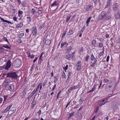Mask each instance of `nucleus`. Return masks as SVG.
<instances>
[{
    "mask_svg": "<svg viewBox=\"0 0 120 120\" xmlns=\"http://www.w3.org/2000/svg\"><path fill=\"white\" fill-rule=\"evenodd\" d=\"M7 77H11L14 79H17V78L18 75L16 72H11L8 73L7 74Z\"/></svg>",
    "mask_w": 120,
    "mask_h": 120,
    "instance_id": "obj_1",
    "label": "nucleus"
},
{
    "mask_svg": "<svg viewBox=\"0 0 120 120\" xmlns=\"http://www.w3.org/2000/svg\"><path fill=\"white\" fill-rule=\"evenodd\" d=\"M108 99L105 98L103 99H102L98 102V105L99 106H101L102 105H104L107 103V101L108 100Z\"/></svg>",
    "mask_w": 120,
    "mask_h": 120,
    "instance_id": "obj_2",
    "label": "nucleus"
},
{
    "mask_svg": "<svg viewBox=\"0 0 120 120\" xmlns=\"http://www.w3.org/2000/svg\"><path fill=\"white\" fill-rule=\"evenodd\" d=\"M115 83L113 82H111L107 84L106 89L110 90L111 88H112L114 87Z\"/></svg>",
    "mask_w": 120,
    "mask_h": 120,
    "instance_id": "obj_3",
    "label": "nucleus"
},
{
    "mask_svg": "<svg viewBox=\"0 0 120 120\" xmlns=\"http://www.w3.org/2000/svg\"><path fill=\"white\" fill-rule=\"evenodd\" d=\"M107 15L106 12L104 11H103L98 16V20H100L104 18Z\"/></svg>",
    "mask_w": 120,
    "mask_h": 120,
    "instance_id": "obj_4",
    "label": "nucleus"
},
{
    "mask_svg": "<svg viewBox=\"0 0 120 120\" xmlns=\"http://www.w3.org/2000/svg\"><path fill=\"white\" fill-rule=\"evenodd\" d=\"M11 63L10 60H8L6 64V66L4 68V69L8 70L11 67Z\"/></svg>",
    "mask_w": 120,
    "mask_h": 120,
    "instance_id": "obj_5",
    "label": "nucleus"
},
{
    "mask_svg": "<svg viewBox=\"0 0 120 120\" xmlns=\"http://www.w3.org/2000/svg\"><path fill=\"white\" fill-rule=\"evenodd\" d=\"M11 82L10 79H7L5 80L3 83L2 85L3 86H4L9 83Z\"/></svg>",
    "mask_w": 120,
    "mask_h": 120,
    "instance_id": "obj_6",
    "label": "nucleus"
},
{
    "mask_svg": "<svg viewBox=\"0 0 120 120\" xmlns=\"http://www.w3.org/2000/svg\"><path fill=\"white\" fill-rule=\"evenodd\" d=\"M8 89L11 91H13L14 89V86L13 84H9L8 85Z\"/></svg>",
    "mask_w": 120,
    "mask_h": 120,
    "instance_id": "obj_7",
    "label": "nucleus"
},
{
    "mask_svg": "<svg viewBox=\"0 0 120 120\" xmlns=\"http://www.w3.org/2000/svg\"><path fill=\"white\" fill-rule=\"evenodd\" d=\"M32 30L33 35H34L37 34V28L36 27H33L32 29Z\"/></svg>",
    "mask_w": 120,
    "mask_h": 120,
    "instance_id": "obj_8",
    "label": "nucleus"
},
{
    "mask_svg": "<svg viewBox=\"0 0 120 120\" xmlns=\"http://www.w3.org/2000/svg\"><path fill=\"white\" fill-rule=\"evenodd\" d=\"M81 62H78L77 64V70L78 71L80 70L81 69Z\"/></svg>",
    "mask_w": 120,
    "mask_h": 120,
    "instance_id": "obj_9",
    "label": "nucleus"
},
{
    "mask_svg": "<svg viewBox=\"0 0 120 120\" xmlns=\"http://www.w3.org/2000/svg\"><path fill=\"white\" fill-rule=\"evenodd\" d=\"M91 59L92 61H94V63H96L97 61V59L94 57L93 54H91Z\"/></svg>",
    "mask_w": 120,
    "mask_h": 120,
    "instance_id": "obj_10",
    "label": "nucleus"
},
{
    "mask_svg": "<svg viewBox=\"0 0 120 120\" xmlns=\"http://www.w3.org/2000/svg\"><path fill=\"white\" fill-rule=\"evenodd\" d=\"M72 49V47L71 46H69L67 47V49L66 50V52L67 53H69Z\"/></svg>",
    "mask_w": 120,
    "mask_h": 120,
    "instance_id": "obj_11",
    "label": "nucleus"
},
{
    "mask_svg": "<svg viewBox=\"0 0 120 120\" xmlns=\"http://www.w3.org/2000/svg\"><path fill=\"white\" fill-rule=\"evenodd\" d=\"M111 0H108L106 6V8H108L111 5Z\"/></svg>",
    "mask_w": 120,
    "mask_h": 120,
    "instance_id": "obj_12",
    "label": "nucleus"
},
{
    "mask_svg": "<svg viewBox=\"0 0 120 120\" xmlns=\"http://www.w3.org/2000/svg\"><path fill=\"white\" fill-rule=\"evenodd\" d=\"M71 55L70 54H68L66 55L65 58L67 59L70 60L71 59Z\"/></svg>",
    "mask_w": 120,
    "mask_h": 120,
    "instance_id": "obj_13",
    "label": "nucleus"
},
{
    "mask_svg": "<svg viewBox=\"0 0 120 120\" xmlns=\"http://www.w3.org/2000/svg\"><path fill=\"white\" fill-rule=\"evenodd\" d=\"M23 25V24L22 23H20L19 24H18L16 26V28H21L22 27Z\"/></svg>",
    "mask_w": 120,
    "mask_h": 120,
    "instance_id": "obj_14",
    "label": "nucleus"
},
{
    "mask_svg": "<svg viewBox=\"0 0 120 120\" xmlns=\"http://www.w3.org/2000/svg\"><path fill=\"white\" fill-rule=\"evenodd\" d=\"M0 19L3 22H7L8 23H10V24H12V22H11L7 20H4V19L2 18L1 17H0Z\"/></svg>",
    "mask_w": 120,
    "mask_h": 120,
    "instance_id": "obj_15",
    "label": "nucleus"
},
{
    "mask_svg": "<svg viewBox=\"0 0 120 120\" xmlns=\"http://www.w3.org/2000/svg\"><path fill=\"white\" fill-rule=\"evenodd\" d=\"M50 40L47 39L45 41V44L47 45H49L51 43Z\"/></svg>",
    "mask_w": 120,
    "mask_h": 120,
    "instance_id": "obj_16",
    "label": "nucleus"
},
{
    "mask_svg": "<svg viewBox=\"0 0 120 120\" xmlns=\"http://www.w3.org/2000/svg\"><path fill=\"white\" fill-rule=\"evenodd\" d=\"M57 5V2L56 1H55L52 4L51 6V7H52L54 6H56Z\"/></svg>",
    "mask_w": 120,
    "mask_h": 120,
    "instance_id": "obj_17",
    "label": "nucleus"
},
{
    "mask_svg": "<svg viewBox=\"0 0 120 120\" xmlns=\"http://www.w3.org/2000/svg\"><path fill=\"white\" fill-rule=\"evenodd\" d=\"M73 31L71 30H69V31L67 33V34L68 35H70L73 33Z\"/></svg>",
    "mask_w": 120,
    "mask_h": 120,
    "instance_id": "obj_18",
    "label": "nucleus"
},
{
    "mask_svg": "<svg viewBox=\"0 0 120 120\" xmlns=\"http://www.w3.org/2000/svg\"><path fill=\"white\" fill-rule=\"evenodd\" d=\"M111 15L110 14H108L107 16L106 17V19L107 20H108L111 18Z\"/></svg>",
    "mask_w": 120,
    "mask_h": 120,
    "instance_id": "obj_19",
    "label": "nucleus"
},
{
    "mask_svg": "<svg viewBox=\"0 0 120 120\" xmlns=\"http://www.w3.org/2000/svg\"><path fill=\"white\" fill-rule=\"evenodd\" d=\"M115 18L116 19H117L119 18V14L118 13L116 14Z\"/></svg>",
    "mask_w": 120,
    "mask_h": 120,
    "instance_id": "obj_20",
    "label": "nucleus"
},
{
    "mask_svg": "<svg viewBox=\"0 0 120 120\" xmlns=\"http://www.w3.org/2000/svg\"><path fill=\"white\" fill-rule=\"evenodd\" d=\"M15 112V110H10L8 112V114H11L14 113Z\"/></svg>",
    "mask_w": 120,
    "mask_h": 120,
    "instance_id": "obj_21",
    "label": "nucleus"
},
{
    "mask_svg": "<svg viewBox=\"0 0 120 120\" xmlns=\"http://www.w3.org/2000/svg\"><path fill=\"white\" fill-rule=\"evenodd\" d=\"M96 85H94L93 88H92L91 90V91H92V92L94 91V90L96 89Z\"/></svg>",
    "mask_w": 120,
    "mask_h": 120,
    "instance_id": "obj_22",
    "label": "nucleus"
},
{
    "mask_svg": "<svg viewBox=\"0 0 120 120\" xmlns=\"http://www.w3.org/2000/svg\"><path fill=\"white\" fill-rule=\"evenodd\" d=\"M39 85H40L39 86V87H40L39 88L40 90H39V92L40 93L41 92V90L42 88V84L41 83H39Z\"/></svg>",
    "mask_w": 120,
    "mask_h": 120,
    "instance_id": "obj_23",
    "label": "nucleus"
},
{
    "mask_svg": "<svg viewBox=\"0 0 120 120\" xmlns=\"http://www.w3.org/2000/svg\"><path fill=\"white\" fill-rule=\"evenodd\" d=\"M12 106V104H11L6 109L8 110L10 109Z\"/></svg>",
    "mask_w": 120,
    "mask_h": 120,
    "instance_id": "obj_24",
    "label": "nucleus"
},
{
    "mask_svg": "<svg viewBox=\"0 0 120 120\" xmlns=\"http://www.w3.org/2000/svg\"><path fill=\"white\" fill-rule=\"evenodd\" d=\"M24 36V34L23 33H21L19 34L18 35V37L19 38H22L23 36Z\"/></svg>",
    "mask_w": 120,
    "mask_h": 120,
    "instance_id": "obj_25",
    "label": "nucleus"
},
{
    "mask_svg": "<svg viewBox=\"0 0 120 120\" xmlns=\"http://www.w3.org/2000/svg\"><path fill=\"white\" fill-rule=\"evenodd\" d=\"M79 87V86L78 85H77L76 86H74L72 87L73 89H77V88H78Z\"/></svg>",
    "mask_w": 120,
    "mask_h": 120,
    "instance_id": "obj_26",
    "label": "nucleus"
},
{
    "mask_svg": "<svg viewBox=\"0 0 120 120\" xmlns=\"http://www.w3.org/2000/svg\"><path fill=\"white\" fill-rule=\"evenodd\" d=\"M27 19L26 20L27 22H29L31 20V18L30 17H27Z\"/></svg>",
    "mask_w": 120,
    "mask_h": 120,
    "instance_id": "obj_27",
    "label": "nucleus"
},
{
    "mask_svg": "<svg viewBox=\"0 0 120 120\" xmlns=\"http://www.w3.org/2000/svg\"><path fill=\"white\" fill-rule=\"evenodd\" d=\"M71 17V16L70 15V16H68L67 17V18L66 20V21L67 22H68V21L70 19V18Z\"/></svg>",
    "mask_w": 120,
    "mask_h": 120,
    "instance_id": "obj_28",
    "label": "nucleus"
},
{
    "mask_svg": "<svg viewBox=\"0 0 120 120\" xmlns=\"http://www.w3.org/2000/svg\"><path fill=\"white\" fill-rule=\"evenodd\" d=\"M91 19V18L89 17L87 19L86 21V23L87 24H88L89 23Z\"/></svg>",
    "mask_w": 120,
    "mask_h": 120,
    "instance_id": "obj_29",
    "label": "nucleus"
},
{
    "mask_svg": "<svg viewBox=\"0 0 120 120\" xmlns=\"http://www.w3.org/2000/svg\"><path fill=\"white\" fill-rule=\"evenodd\" d=\"M8 97V96L7 95L5 96L4 95V102H5L6 101V100L7 99V98Z\"/></svg>",
    "mask_w": 120,
    "mask_h": 120,
    "instance_id": "obj_30",
    "label": "nucleus"
},
{
    "mask_svg": "<svg viewBox=\"0 0 120 120\" xmlns=\"http://www.w3.org/2000/svg\"><path fill=\"white\" fill-rule=\"evenodd\" d=\"M33 96V95L31 94L27 98V99L29 101V100L30 99L32 98Z\"/></svg>",
    "mask_w": 120,
    "mask_h": 120,
    "instance_id": "obj_31",
    "label": "nucleus"
},
{
    "mask_svg": "<svg viewBox=\"0 0 120 120\" xmlns=\"http://www.w3.org/2000/svg\"><path fill=\"white\" fill-rule=\"evenodd\" d=\"M66 44V42H63L61 44V47H62Z\"/></svg>",
    "mask_w": 120,
    "mask_h": 120,
    "instance_id": "obj_32",
    "label": "nucleus"
},
{
    "mask_svg": "<svg viewBox=\"0 0 120 120\" xmlns=\"http://www.w3.org/2000/svg\"><path fill=\"white\" fill-rule=\"evenodd\" d=\"M96 43V41L95 40H93L92 41V44L95 45Z\"/></svg>",
    "mask_w": 120,
    "mask_h": 120,
    "instance_id": "obj_33",
    "label": "nucleus"
},
{
    "mask_svg": "<svg viewBox=\"0 0 120 120\" xmlns=\"http://www.w3.org/2000/svg\"><path fill=\"white\" fill-rule=\"evenodd\" d=\"M67 32V31L66 30H65L64 31V33L62 35V38H63V37H64V36L66 34V33Z\"/></svg>",
    "mask_w": 120,
    "mask_h": 120,
    "instance_id": "obj_34",
    "label": "nucleus"
},
{
    "mask_svg": "<svg viewBox=\"0 0 120 120\" xmlns=\"http://www.w3.org/2000/svg\"><path fill=\"white\" fill-rule=\"evenodd\" d=\"M23 12L22 11L19 10L18 14H19V15H21L23 14Z\"/></svg>",
    "mask_w": 120,
    "mask_h": 120,
    "instance_id": "obj_35",
    "label": "nucleus"
},
{
    "mask_svg": "<svg viewBox=\"0 0 120 120\" xmlns=\"http://www.w3.org/2000/svg\"><path fill=\"white\" fill-rule=\"evenodd\" d=\"M47 94H46L44 93V95L43 97V98H44V99H45L46 98Z\"/></svg>",
    "mask_w": 120,
    "mask_h": 120,
    "instance_id": "obj_36",
    "label": "nucleus"
},
{
    "mask_svg": "<svg viewBox=\"0 0 120 120\" xmlns=\"http://www.w3.org/2000/svg\"><path fill=\"white\" fill-rule=\"evenodd\" d=\"M71 75V72H69L68 73V78L69 77H70V76Z\"/></svg>",
    "mask_w": 120,
    "mask_h": 120,
    "instance_id": "obj_37",
    "label": "nucleus"
},
{
    "mask_svg": "<svg viewBox=\"0 0 120 120\" xmlns=\"http://www.w3.org/2000/svg\"><path fill=\"white\" fill-rule=\"evenodd\" d=\"M62 76L63 78H65V74L64 71H63L62 72Z\"/></svg>",
    "mask_w": 120,
    "mask_h": 120,
    "instance_id": "obj_38",
    "label": "nucleus"
},
{
    "mask_svg": "<svg viewBox=\"0 0 120 120\" xmlns=\"http://www.w3.org/2000/svg\"><path fill=\"white\" fill-rule=\"evenodd\" d=\"M37 91L36 90H34L31 93V94H32L33 95L34 94H35L37 92Z\"/></svg>",
    "mask_w": 120,
    "mask_h": 120,
    "instance_id": "obj_39",
    "label": "nucleus"
},
{
    "mask_svg": "<svg viewBox=\"0 0 120 120\" xmlns=\"http://www.w3.org/2000/svg\"><path fill=\"white\" fill-rule=\"evenodd\" d=\"M68 65H67L65 67H63V69L64 70H66L68 68Z\"/></svg>",
    "mask_w": 120,
    "mask_h": 120,
    "instance_id": "obj_40",
    "label": "nucleus"
},
{
    "mask_svg": "<svg viewBox=\"0 0 120 120\" xmlns=\"http://www.w3.org/2000/svg\"><path fill=\"white\" fill-rule=\"evenodd\" d=\"M17 41L18 42V43H20L22 42V41L21 40V39H18Z\"/></svg>",
    "mask_w": 120,
    "mask_h": 120,
    "instance_id": "obj_41",
    "label": "nucleus"
},
{
    "mask_svg": "<svg viewBox=\"0 0 120 120\" xmlns=\"http://www.w3.org/2000/svg\"><path fill=\"white\" fill-rule=\"evenodd\" d=\"M104 53V51H102V52H100L99 53V56H102Z\"/></svg>",
    "mask_w": 120,
    "mask_h": 120,
    "instance_id": "obj_42",
    "label": "nucleus"
},
{
    "mask_svg": "<svg viewBox=\"0 0 120 120\" xmlns=\"http://www.w3.org/2000/svg\"><path fill=\"white\" fill-rule=\"evenodd\" d=\"M4 51V49L1 47H0V53Z\"/></svg>",
    "mask_w": 120,
    "mask_h": 120,
    "instance_id": "obj_43",
    "label": "nucleus"
},
{
    "mask_svg": "<svg viewBox=\"0 0 120 120\" xmlns=\"http://www.w3.org/2000/svg\"><path fill=\"white\" fill-rule=\"evenodd\" d=\"M73 90L72 88V87L70 88L68 90L69 92L70 93L71 91Z\"/></svg>",
    "mask_w": 120,
    "mask_h": 120,
    "instance_id": "obj_44",
    "label": "nucleus"
},
{
    "mask_svg": "<svg viewBox=\"0 0 120 120\" xmlns=\"http://www.w3.org/2000/svg\"><path fill=\"white\" fill-rule=\"evenodd\" d=\"M99 109V107L98 106L96 109L95 110V112L96 113H97V112L98 111V110Z\"/></svg>",
    "mask_w": 120,
    "mask_h": 120,
    "instance_id": "obj_45",
    "label": "nucleus"
},
{
    "mask_svg": "<svg viewBox=\"0 0 120 120\" xmlns=\"http://www.w3.org/2000/svg\"><path fill=\"white\" fill-rule=\"evenodd\" d=\"M103 81H104V82H105V83H106V82L109 81L108 79H104Z\"/></svg>",
    "mask_w": 120,
    "mask_h": 120,
    "instance_id": "obj_46",
    "label": "nucleus"
},
{
    "mask_svg": "<svg viewBox=\"0 0 120 120\" xmlns=\"http://www.w3.org/2000/svg\"><path fill=\"white\" fill-rule=\"evenodd\" d=\"M17 18L16 16H15L13 18V19L14 21H17Z\"/></svg>",
    "mask_w": 120,
    "mask_h": 120,
    "instance_id": "obj_47",
    "label": "nucleus"
},
{
    "mask_svg": "<svg viewBox=\"0 0 120 120\" xmlns=\"http://www.w3.org/2000/svg\"><path fill=\"white\" fill-rule=\"evenodd\" d=\"M54 78H55V79H54V82H55V83H56V82L57 81V78H56L55 77H54Z\"/></svg>",
    "mask_w": 120,
    "mask_h": 120,
    "instance_id": "obj_48",
    "label": "nucleus"
},
{
    "mask_svg": "<svg viewBox=\"0 0 120 120\" xmlns=\"http://www.w3.org/2000/svg\"><path fill=\"white\" fill-rule=\"evenodd\" d=\"M3 47L7 49H9L10 48V47L8 45H6L5 46H3Z\"/></svg>",
    "mask_w": 120,
    "mask_h": 120,
    "instance_id": "obj_49",
    "label": "nucleus"
},
{
    "mask_svg": "<svg viewBox=\"0 0 120 120\" xmlns=\"http://www.w3.org/2000/svg\"><path fill=\"white\" fill-rule=\"evenodd\" d=\"M74 112H72L71 113L69 114V116H73L74 115Z\"/></svg>",
    "mask_w": 120,
    "mask_h": 120,
    "instance_id": "obj_50",
    "label": "nucleus"
},
{
    "mask_svg": "<svg viewBox=\"0 0 120 120\" xmlns=\"http://www.w3.org/2000/svg\"><path fill=\"white\" fill-rule=\"evenodd\" d=\"M89 55H88L85 58V59L87 61L89 59Z\"/></svg>",
    "mask_w": 120,
    "mask_h": 120,
    "instance_id": "obj_51",
    "label": "nucleus"
},
{
    "mask_svg": "<svg viewBox=\"0 0 120 120\" xmlns=\"http://www.w3.org/2000/svg\"><path fill=\"white\" fill-rule=\"evenodd\" d=\"M71 101H70L68 103V104L66 106V107H65L66 108H67V107L68 106V105L70 104V103L71 102Z\"/></svg>",
    "mask_w": 120,
    "mask_h": 120,
    "instance_id": "obj_52",
    "label": "nucleus"
},
{
    "mask_svg": "<svg viewBox=\"0 0 120 120\" xmlns=\"http://www.w3.org/2000/svg\"><path fill=\"white\" fill-rule=\"evenodd\" d=\"M3 39L6 42H8V40L7 39L6 37H4Z\"/></svg>",
    "mask_w": 120,
    "mask_h": 120,
    "instance_id": "obj_53",
    "label": "nucleus"
},
{
    "mask_svg": "<svg viewBox=\"0 0 120 120\" xmlns=\"http://www.w3.org/2000/svg\"><path fill=\"white\" fill-rule=\"evenodd\" d=\"M32 12L33 13V15L34 14V13L36 12V11L34 8H33L32 9Z\"/></svg>",
    "mask_w": 120,
    "mask_h": 120,
    "instance_id": "obj_54",
    "label": "nucleus"
},
{
    "mask_svg": "<svg viewBox=\"0 0 120 120\" xmlns=\"http://www.w3.org/2000/svg\"><path fill=\"white\" fill-rule=\"evenodd\" d=\"M36 104V102L34 101L33 102V104L32 105V107H33Z\"/></svg>",
    "mask_w": 120,
    "mask_h": 120,
    "instance_id": "obj_55",
    "label": "nucleus"
},
{
    "mask_svg": "<svg viewBox=\"0 0 120 120\" xmlns=\"http://www.w3.org/2000/svg\"><path fill=\"white\" fill-rule=\"evenodd\" d=\"M103 46V44L101 43H100L99 44V46L100 47H102Z\"/></svg>",
    "mask_w": 120,
    "mask_h": 120,
    "instance_id": "obj_56",
    "label": "nucleus"
},
{
    "mask_svg": "<svg viewBox=\"0 0 120 120\" xmlns=\"http://www.w3.org/2000/svg\"><path fill=\"white\" fill-rule=\"evenodd\" d=\"M34 65V64H33V65H32V66L31 67V69H30V71H32L33 70V67Z\"/></svg>",
    "mask_w": 120,
    "mask_h": 120,
    "instance_id": "obj_57",
    "label": "nucleus"
},
{
    "mask_svg": "<svg viewBox=\"0 0 120 120\" xmlns=\"http://www.w3.org/2000/svg\"><path fill=\"white\" fill-rule=\"evenodd\" d=\"M28 90V88L27 87H25V88L24 91H25V92H26V91H27Z\"/></svg>",
    "mask_w": 120,
    "mask_h": 120,
    "instance_id": "obj_58",
    "label": "nucleus"
},
{
    "mask_svg": "<svg viewBox=\"0 0 120 120\" xmlns=\"http://www.w3.org/2000/svg\"><path fill=\"white\" fill-rule=\"evenodd\" d=\"M42 10H38V13L39 14H41L42 13Z\"/></svg>",
    "mask_w": 120,
    "mask_h": 120,
    "instance_id": "obj_59",
    "label": "nucleus"
},
{
    "mask_svg": "<svg viewBox=\"0 0 120 120\" xmlns=\"http://www.w3.org/2000/svg\"><path fill=\"white\" fill-rule=\"evenodd\" d=\"M3 101V98H0V104Z\"/></svg>",
    "mask_w": 120,
    "mask_h": 120,
    "instance_id": "obj_60",
    "label": "nucleus"
},
{
    "mask_svg": "<svg viewBox=\"0 0 120 120\" xmlns=\"http://www.w3.org/2000/svg\"><path fill=\"white\" fill-rule=\"evenodd\" d=\"M41 113V110H40L38 112V113L39 114V115H40Z\"/></svg>",
    "mask_w": 120,
    "mask_h": 120,
    "instance_id": "obj_61",
    "label": "nucleus"
},
{
    "mask_svg": "<svg viewBox=\"0 0 120 120\" xmlns=\"http://www.w3.org/2000/svg\"><path fill=\"white\" fill-rule=\"evenodd\" d=\"M38 59V57H36L35 59H34V60L33 61V62L34 63L35 62V61L37 60V59Z\"/></svg>",
    "mask_w": 120,
    "mask_h": 120,
    "instance_id": "obj_62",
    "label": "nucleus"
},
{
    "mask_svg": "<svg viewBox=\"0 0 120 120\" xmlns=\"http://www.w3.org/2000/svg\"><path fill=\"white\" fill-rule=\"evenodd\" d=\"M95 63H94V62H93L92 63V64L91 65V67H93V66H94V64H95Z\"/></svg>",
    "mask_w": 120,
    "mask_h": 120,
    "instance_id": "obj_63",
    "label": "nucleus"
},
{
    "mask_svg": "<svg viewBox=\"0 0 120 120\" xmlns=\"http://www.w3.org/2000/svg\"><path fill=\"white\" fill-rule=\"evenodd\" d=\"M109 56H107V58L106 61H107L108 62L109 61Z\"/></svg>",
    "mask_w": 120,
    "mask_h": 120,
    "instance_id": "obj_64",
    "label": "nucleus"
}]
</instances>
